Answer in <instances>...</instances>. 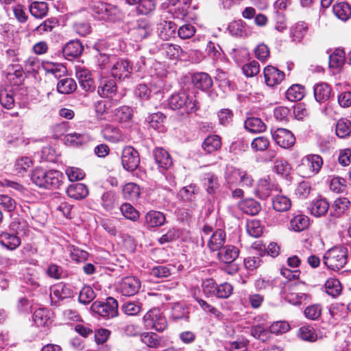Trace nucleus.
Here are the masks:
<instances>
[{
  "label": "nucleus",
  "mask_w": 351,
  "mask_h": 351,
  "mask_svg": "<svg viewBox=\"0 0 351 351\" xmlns=\"http://www.w3.org/2000/svg\"><path fill=\"white\" fill-rule=\"evenodd\" d=\"M62 173L58 171H46L36 168L31 174L32 181L40 188L55 189L62 184Z\"/></svg>",
  "instance_id": "nucleus-1"
},
{
  "label": "nucleus",
  "mask_w": 351,
  "mask_h": 351,
  "mask_svg": "<svg viewBox=\"0 0 351 351\" xmlns=\"http://www.w3.org/2000/svg\"><path fill=\"white\" fill-rule=\"evenodd\" d=\"M168 104L171 109L181 110L187 114L195 112L199 108L195 97L186 92L172 94L168 99Z\"/></svg>",
  "instance_id": "nucleus-2"
},
{
  "label": "nucleus",
  "mask_w": 351,
  "mask_h": 351,
  "mask_svg": "<svg viewBox=\"0 0 351 351\" xmlns=\"http://www.w3.org/2000/svg\"><path fill=\"white\" fill-rule=\"evenodd\" d=\"M348 250L343 246L334 247L324 255V265L331 270L339 271L347 263Z\"/></svg>",
  "instance_id": "nucleus-3"
},
{
  "label": "nucleus",
  "mask_w": 351,
  "mask_h": 351,
  "mask_svg": "<svg viewBox=\"0 0 351 351\" xmlns=\"http://www.w3.org/2000/svg\"><path fill=\"white\" fill-rule=\"evenodd\" d=\"M92 10L95 17L100 20L115 21L120 16L117 7L101 1L95 2L92 5Z\"/></svg>",
  "instance_id": "nucleus-4"
},
{
  "label": "nucleus",
  "mask_w": 351,
  "mask_h": 351,
  "mask_svg": "<svg viewBox=\"0 0 351 351\" xmlns=\"http://www.w3.org/2000/svg\"><path fill=\"white\" fill-rule=\"evenodd\" d=\"M90 310L99 316L107 319L112 318L118 315V302L114 298L109 297L106 302H94Z\"/></svg>",
  "instance_id": "nucleus-5"
},
{
  "label": "nucleus",
  "mask_w": 351,
  "mask_h": 351,
  "mask_svg": "<svg viewBox=\"0 0 351 351\" xmlns=\"http://www.w3.org/2000/svg\"><path fill=\"white\" fill-rule=\"evenodd\" d=\"M145 327L147 329H154L162 332L167 328V321L165 316L158 308L149 310L143 317Z\"/></svg>",
  "instance_id": "nucleus-6"
},
{
  "label": "nucleus",
  "mask_w": 351,
  "mask_h": 351,
  "mask_svg": "<svg viewBox=\"0 0 351 351\" xmlns=\"http://www.w3.org/2000/svg\"><path fill=\"white\" fill-rule=\"evenodd\" d=\"M202 232L205 236L210 234L208 241V247L210 251H219L223 247L226 239V234L223 230L219 228L214 231L212 226L204 225Z\"/></svg>",
  "instance_id": "nucleus-7"
},
{
  "label": "nucleus",
  "mask_w": 351,
  "mask_h": 351,
  "mask_svg": "<svg viewBox=\"0 0 351 351\" xmlns=\"http://www.w3.org/2000/svg\"><path fill=\"white\" fill-rule=\"evenodd\" d=\"M323 165L322 158L317 154H310L302 159L300 170L304 177H312L317 174Z\"/></svg>",
  "instance_id": "nucleus-8"
},
{
  "label": "nucleus",
  "mask_w": 351,
  "mask_h": 351,
  "mask_svg": "<svg viewBox=\"0 0 351 351\" xmlns=\"http://www.w3.org/2000/svg\"><path fill=\"white\" fill-rule=\"evenodd\" d=\"M121 163L125 170H135L140 164V156L137 150L131 146L125 147L122 151Z\"/></svg>",
  "instance_id": "nucleus-9"
},
{
  "label": "nucleus",
  "mask_w": 351,
  "mask_h": 351,
  "mask_svg": "<svg viewBox=\"0 0 351 351\" xmlns=\"http://www.w3.org/2000/svg\"><path fill=\"white\" fill-rule=\"evenodd\" d=\"M141 287V282L135 276H126L121 279L118 285V291L124 296H133Z\"/></svg>",
  "instance_id": "nucleus-10"
},
{
  "label": "nucleus",
  "mask_w": 351,
  "mask_h": 351,
  "mask_svg": "<svg viewBox=\"0 0 351 351\" xmlns=\"http://www.w3.org/2000/svg\"><path fill=\"white\" fill-rule=\"evenodd\" d=\"M151 32V23L146 19H138L134 26L130 29V34L136 42L147 38L150 35Z\"/></svg>",
  "instance_id": "nucleus-11"
},
{
  "label": "nucleus",
  "mask_w": 351,
  "mask_h": 351,
  "mask_svg": "<svg viewBox=\"0 0 351 351\" xmlns=\"http://www.w3.org/2000/svg\"><path fill=\"white\" fill-rule=\"evenodd\" d=\"M273 138L279 146L285 149L291 147L295 143L293 134L285 128H278L273 134Z\"/></svg>",
  "instance_id": "nucleus-12"
},
{
  "label": "nucleus",
  "mask_w": 351,
  "mask_h": 351,
  "mask_svg": "<svg viewBox=\"0 0 351 351\" xmlns=\"http://www.w3.org/2000/svg\"><path fill=\"white\" fill-rule=\"evenodd\" d=\"M280 191L278 184L271 181L269 176L260 179L258 181L256 193L259 198L265 199L269 197L272 192Z\"/></svg>",
  "instance_id": "nucleus-13"
},
{
  "label": "nucleus",
  "mask_w": 351,
  "mask_h": 351,
  "mask_svg": "<svg viewBox=\"0 0 351 351\" xmlns=\"http://www.w3.org/2000/svg\"><path fill=\"white\" fill-rule=\"evenodd\" d=\"M132 71L130 62L127 60L120 59L112 67V75L119 80H124L130 77Z\"/></svg>",
  "instance_id": "nucleus-14"
},
{
  "label": "nucleus",
  "mask_w": 351,
  "mask_h": 351,
  "mask_svg": "<svg viewBox=\"0 0 351 351\" xmlns=\"http://www.w3.org/2000/svg\"><path fill=\"white\" fill-rule=\"evenodd\" d=\"M117 86L112 79L103 78L101 80L97 88V93L101 97L112 99L116 95Z\"/></svg>",
  "instance_id": "nucleus-15"
},
{
  "label": "nucleus",
  "mask_w": 351,
  "mask_h": 351,
  "mask_svg": "<svg viewBox=\"0 0 351 351\" xmlns=\"http://www.w3.org/2000/svg\"><path fill=\"white\" fill-rule=\"evenodd\" d=\"M101 135L105 140L111 143H119L123 140V136L119 128L112 124H105L101 129Z\"/></svg>",
  "instance_id": "nucleus-16"
},
{
  "label": "nucleus",
  "mask_w": 351,
  "mask_h": 351,
  "mask_svg": "<svg viewBox=\"0 0 351 351\" xmlns=\"http://www.w3.org/2000/svg\"><path fill=\"white\" fill-rule=\"evenodd\" d=\"M265 83L267 86H274L280 84L285 78V74L277 68L267 66L263 71Z\"/></svg>",
  "instance_id": "nucleus-17"
},
{
  "label": "nucleus",
  "mask_w": 351,
  "mask_h": 351,
  "mask_svg": "<svg viewBox=\"0 0 351 351\" xmlns=\"http://www.w3.org/2000/svg\"><path fill=\"white\" fill-rule=\"evenodd\" d=\"M73 292L71 287L60 283L53 286L51 291V300L53 302V300L57 299L58 300H62L64 299L69 298L73 297Z\"/></svg>",
  "instance_id": "nucleus-18"
},
{
  "label": "nucleus",
  "mask_w": 351,
  "mask_h": 351,
  "mask_svg": "<svg viewBox=\"0 0 351 351\" xmlns=\"http://www.w3.org/2000/svg\"><path fill=\"white\" fill-rule=\"evenodd\" d=\"M313 92L315 100L319 103H324L330 99L332 88L327 83L320 82L315 84Z\"/></svg>",
  "instance_id": "nucleus-19"
},
{
  "label": "nucleus",
  "mask_w": 351,
  "mask_h": 351,
  "mask_svg": "<svg viewBox=\"0 0 351 351\" xmlns=\"http://www.w3.org/2000/svg\"><path fill=\"white\" fill-rule=\"evenodd\" d=\"M154 156L156 162L162 169H168L173 165L170 154L162 147H157L154 150Z\"/></svg>",
  "instance_id": "nucleus-20"
},
{
  "label": "nucleus",
  "mask_w": 351,
  "mask_h": 351,
  "mask_svg": "<svg viewBox=\"0 0 351 351\" xmlns=\"http://www.w3.org/2000/svg\"><path fill=\"white\" fill-rule=\"evenodd\" d=\"M83 49V46L79 40H71L63 47L62 53L67 60H71L80 56Z\"/></svg>",
  "instance_id": "nucleus-21"
},
{
  "label": "nucleus",
  "mask_w": 351,
  "mask_h": 351,
  "mask_svg": "<svg viewBox=\"0 0 351 351\" xmlns=\"http://www.w3.org/2000/svg\"><path fill=\"white\" fill-rule=\"evenodd\" d=\"M192 82L198 89L202 90H208L213 86V80L206 73H196L192 76Z\"/></svg>",
  "instance_id": "nucleus-22"
},
{
  "label": "nucleus",
  "mask_w": 351,
  "mask_h": 351,
  "mask_svg": "<svg viewBox=\"0 0 351 351\" xmlns=\"http://www.w3.org/2000/svg\"><path fill=\"white\" fill-rule=\"evenodd\" d=\"M132 116V109L125 106L117 108L114 112L115 120L125 128L131 126Z\"/></svg>",
  "instance_id": "nucleus-23"
},
{
  "label": "nucleus",
  "mask_w": 351,
  "mask_h": 351,
  "mask_svg": "<svg viewBox=\"0 0 351 351\" xmlns=\"http://www.w3.org/2000/svg\"><path fill=\"white\" fill-rule=\"evenodd\" d=\"M158 50L161 54L172 60L178 58L183 53V50L179 45L169 43H162Z\"/></svg>",
  "instance_id": "nucleus-24"
},
{
  "label": "nucleus",
  "mask_w": 351,
  "mask_h": 351,
  "mask_svg": "<svg viewBox=\"0 0 351 351\" xmlns=\"http://www.w3.org/2000/svg\"><path fill=\"white\" fill-rule=\"evenodd\" d=\"M239 250L238 248L233 245H226L219 250L218 258L225 263H230L239 256Z\"/></svg>",
  "instance_id": "nucleus-25"
},
{
  "label": "nucleus",
  "mask_w": 351,
  "mask_h": 351,
  "mask_svg": "<svg viewBox=\"0 0 351 351\" xmlns=\"http://www.w3.org/2000/svg\"><path fill=\"white\" fill-rule=\"evenodd\" d=\"M67 195L75 199H82L88 195L87 186L82 183L71 184L66 189Z\"/></svg>",
  "instance_id": "nucleus-26"
},
{
  "label": "nucleus",
  "mask_w": 351,
  "mask_h": 351,
  "mask_svg": "<svg viewBox=\"0 0 351 351\" xmlns=\"http://www.w3.org/2000/svg\"><path fill=\"white\" fill-rule=\"evenodd\" d=\"M21 243V239L15 234L6 232L0 234V244L8 250H15Z\"/></svg>",
  "instance_id": "nucleus-27"
},
{
  "label": "nucleus",
  "mask_w": 351,
  "mask_h": 351,
  "mask_svg": "<svg viewBox=\"0 0 351 351\" xmlns=\"http://www.w3.org/2000/svg\"><path fill=\"white\" fill-rule=\"evenodd\" d=\"M165 215L156 210H151L145 215V224L148 228H155L163 225L165 222Z\"/></svg>",
  "instance_id": "nucleus-28"
},
{
  "label": "nucleus",
  "mask_w": 351,
  "mask_h": 351,
  "mask_svg": "<svg viewBox=\"0 0 351 351\" xmlns=\"http://www.w3.org/2000/svg\"><path fill=\"white\" fill-rule=\"evenodd\" d=\"M177 30V25L172 21H164L161 23L159 27V36L164 40H168L175 36Z\"/></svg>",
  "instance_id": "nucleus-29"
},
{
  "label": "nucleus",
  "mask_w": 351,
  "mask_h": 351,
  "mask_svg": "<svg viewBox=\"0 0 351 351\" xmlns=\"http://www.w3.org/2000/svg\"><path fill=\"white\" fill-rule=\"evenodd\" d=\"M245 129L252 133H261L266 130L265 124L259 118L250 117L244 123Z\"/></svg>",
  "instance_id": "nucleus-30"
},
{
  "label": "nucleus",
  "mask_w": 351,
  "mask_h": 351,
  "mask_svg": "<svg viewBox=\"0 0 351 351\" xmlns=\"http://www.w3.org/2000/svg\"><path fill=\"white\" fill-rule=\"evenodd\" d=\"M328 208V202L324 199H319L313 201L309 209L311 215L318 217L324 215Z\"/></svg>",
  "instance_id": "nucleus-31"
},
{
  "label": "nucleus",
  "mask_w": 351,
  "mask_h": 351,
  "mask_svg": "<svg viewBox=\"0 0 351 351\" xmlns=\"http://www.w3.org/2000/svg\"><path fill=\"white\" fill-rule=\"evenodd\" d=\"M272 205L276 211L285 212L291 208V202L285 195H276L272 198Z\"/></svg>",
  "instance_id": "nucleus-32"
},
{
  "label": "nucleus",
  "mask_w": 351,
  "mask_h": 351,
  "mask_svg": "<svg viewBox=\"0 0 351 351\" xmlns=\"http://www.w3.org/2000/svg\"><path fill=\"white\" fill-rule=\"evenodd\" d=\"M165 119L166 117L162 113L156 112L150 114L147 121L152 128L160 132H163L165 130L164 124Z\"/></svg>",
  "instance_id": "nucleus-33"
},
{
  "label": "nucleus",
  "mask_w": 351,
  "mask_h": 351,
  "mask_svg": "<svg viewBox=\"0 0 351 351\" xmlns=\"http://www.w3.org/2000/svg\"><path fill=\"white\" fill-rule=\"evenodd\" d=\"M305 95V88L300 84H293L286 92V97L290 101H300Z\"/></svg>",
  "instance_id": "nucleus-34"
},
{
  "label": "nucleus",
  "mask_w": 351,
  "mask_h": 351,
  "mask_svg": "<svg viewBox=\"0 0 351 351\" xmlns=\"http://www.w3.org/2000/svg\"><path fill=\"white\" fill-rule=\"evenodd\" d=\"M64 140L69 145L79 146L87 143L89 137L86 134L73 132L65 135Z\"/></svg>",
  "instance_id": "nucleus-35"
},
{
  "label": "nucleus",
  "mask_w": 351,
  "mask_h": 351,
  "mask_svg": "<svg viewBox=\"0 0 351 351\" xmlns=\"http://www.w3.org/2000/svg\"><path fill=\"white\" fill-rule=\"evenodd\" d=\"M332 12L338 19L343 21H347L351 16L350 7L345 2L335 4Z\"/></svg>",
  "instance_id": "nucleus-36"
},
{
  "label": "nucleus",
  "mask_w": 351,
  "mask_h": 351,
  "mask_svg": "<svg viewBox=\"0 0 351 351\" xmlns=\"http://www.w3.org/2000/svg\"><path fill=\"white\" fill-rule=\"evenodd\" d=\"M77 88V84L72 78H63L57 84V90L61 94H70Z\"/></svg>",
  "instance_id": "nucleus-37"
},
{
  "label": "nucleus",
  "mask_w": 351,
  "mask_h": 351,
  "mask_svg": "<svg viewBox=\"0 0 351 351\" xmlns=\"http://www.w3.org/2000/svg\"><path fill=\"white\" fill-rule=\"evenodd\" d=\"M221 138L217 135L206 137L203 142L202 147L207 153H212L221 147Z\"/></svg>",
  "instance_id": "nucleus-38"
},
{
  "label": "nucleus",
  "mask_w": 351,
  "mask_h": 351,
  "mask_svg": "<svg viewBox=\"0 0 351 351\" xmlns=\"http://www.w3.org/2000/svg\"><path fill=\"white\" fill-rule=\"evenodd\" d=\"M123 194L125 199L136 201L138 199L141 194L140 188L133 182L128 183L123 189Z\"/></svg>",
  "instance_id": "nucleus-39"
},
{
  "label": "nucleus",
  "mask_w": 351,
  "mask_h": 351,
  "mask_svg": "<svg viewBox=\"0 0 351 351\" xmlns=\"http://www.w3.org/2000/svg\"><path fill=\"white\" fill-rule=\"evenodd\" d=\"M309 219L302 215L295 216L290 221L291 228L295 232H301L308 228Z\"/></svg>",
  "instance_id": "nucleus-40"
},
{
  "label": "nucleus",
  "mask_w": 351,
  "mask_h": 351,
  "mask_svg": "<svg viewBox=\"0 0 351 351\" xmlns=\"http://www.w3.org/2000/svg\"><path fill=\"white\" fill-rule=\"evenodd\" d=\"M307 25L303 21L297 23L291 29V36L293 41L300 43L307 31Z\"/></svg>",
  "instance_id": "nucleus-41"
},
{
  "label": "nucleus",
  "mask_w": 351,
  "mask_h": 351,
  "mask_svg": "<svg viewBox=\"0 0 351 351\" xmlns=\"http://www.w3.org/2000/svg\"><path fill=\"white\" fill-rule=\"evenodd\" d=\"M351 133V123L346 119H339L336 124V134L341 138L348 136Z\"/></svg>",
  "instance_id": "nucleus-42"
},
{
  "label": "nucleus",
  "mask_w": 351,
  "mask_h": 351,
  "mask_svg": "<svg viewBox=\"0 0 351 351\" xmlns=\"http://www.w3.org/2000/svg\"><path fill=\"white\" fill-rule=\"evenodd\" d=\"M326 292L333 298L338 296L342 290L341 285L337 278H330L325 283Z\"/></svg>",
  "instance_id": "nucleus-43"
},
{
  "label": "nucleus",
  "mask_w": 351,
  "mask_h": 351,
  "mask_svg": "<svg viewBox=\"0 0 351 351\" xmlns=\"http://www.w3.org/2000/svg\"><path fill=\"white\" fill-rule=\"evenodd\" d=\"M346 53L342 49H337L329 57V64L331 67H341L345 62Z\"/></svg>",
  "instance_id": "nucleus-44"
},
{
  "label": "nucleus",
  "mask_w": 351,
  "mask_h": 351,
  "mask_svg": "<svg viewBox=\"0 0 351 351\" xmlns=\"http://www.w3.org/2000/svg\"><path fill=\"white\" fill-rule=\"evenodd\" d=\"M47 10V4L45 2L35 1L29 5V12L36 18H43L46 15Z\"/></svg>",
  "instance_id": "nucleus-45"
},
{
  "label": "nucleus",
  "mask_w": 351,
  "mask_h": 351,
  "mask_svg": "<svg viewBox=\"0 0 351 351\" xmlns=\"http://www.w3.org/2000/svg\"><path fill=\"white\" fill-rule=\"evenodd\" d=\"M298 336L304 341L314 342L317 339V335L313 327L304 326L299 329Z\"/></svg>",
  "instance_id": "nucleus-46"
},
{
  "label": "nucleus",
  "mask_w": 351,
  "mask_h": 351,
  "mask_svg": "<svg viewBox=\"0 0 351 351\" xmlns=\"http://www.w3.org/2000/svg\"><path fill=\"white\" fill-rule=\"evenodd\" d=\"M291 167V165L284 159H277L275 160L273 170L277 174L287 177L289 175Z\"/></svg>",
  "instance_id": "nucleus-47"
},
{
  "label": "nucleus",
  "mask_w": 351,
  "mask_h": 351,
  "mask_svg": "<svg viewBox=\"0 0 351 351\" xmlns=\"http://www.w3.org/2000/svg\"><path fill=\"white\" fill-rule=\"evenodd\" d=\"M33 165L32 159L27 156L19 158L14 165V171L17 174L23 175Z\"/></svg>",
  "instance_id": "nucleus-48"
},
{
  "label": "nucleus",
  "mask_w": 351,
  "mask_h": 351,
  "mask_svg": "<svg viewBox=\"0 0 351 351\" xmlns=\"http://www.w3.org/2000/svg\"><path fill=\"white\" fill-rule=\"evenodd\" d=\"M263 229L261 222L258 220L247 221L246 223V231L251 237H259L263 234Z\"/></svg>",
  "instance_id": "nucleus-49"
},
{
  "label": "nucleus",
  "mask_w": 351,
  "mask_h": 351,
  "mask_svg": "<svg viewBox=\"0 0 351 351\" xmlns=\"http://www.w3.org/2000/svg\"><path fill=\"white\" fill-rule=\"evenodd\" d=\"M122 311L130 316L138 315L142 310V304L138 302H126L121 306Z\"/></svg>",
  "instance_id": "nucleus-50"
},
{
  "label": "nucleus",
  "mask_w": 351,
  "mask_h": 351,
  "mask_svg": "<svg viewBox=\"0 0 351 351\" xmlns=\"http://www.w3.org/2000/svg\"><path fill=\"white\" fill-rule=\"evenodd\" d=\"M260 210V204L254 199L243 201V213L249 215H255L259 213Z\"/></svg>",
  "instance_id": "nucleus-51"
},
{
  "label": "nucleus",
  "mask_w": 351,
  "mask_h": 351,
  "mask_svg": "<svg viewBox=\"0 0 351 351\" xmlns=\"http://www.w3.org/2000/svg\"><path fill=\"white\" fill-rule=\"evenodd\" d=\"M189 311L182 304L177 303L171 308V317L175 320L189 319Z\"/></svg>",
  "instance_id": "nucleus-52"
},
{
  "label": "nucleus",
  "mask_w": 351,
  "mask_h": 351,
  "mask_svg": "<svg viewBox=\"0 0 351 351\" xmlns=\"http://www.w3.org/2000/svg\"><path fill=\"white\" fill-rule=\"evenodd\" d=\"M95 296L94 290L89 286H85L81 289L78 300L80 303L86 304L91 302Z\"/></svg>",
  "instance_id": "nucleus-53"
},
{
  "label": "nucleus",
  "mask_w": 351,
  "mask_h": 351,
  "mask_svg": "<svg viewBox=\"0 0 351 351\" xmlns=\"http://www.w3.org/2000/svg\"><path fill=\"white\" fill-rule=\"evenodd\" d=\"M43 66L47 73H52L56 77H60L66 72V68L62 64L46 62Z\"/></svg>",
  "instance_id": "nucleus-54"
},
{
  "label": "nucleus",
  "mask_w": 351,
  "mask_h": 351,
  "mask_svg": "<svg viewBox=\"0 0 351 351\" xmlns=\"http://www.w3.org/2000/svg\"><path fill=\"white\" fill-rule=\"evenodd\" d=\"M123 215L130 220L136 221L139 218L138 212L130 204L125 203L120 206Z\"/></svg>",
  "instance_id": "nucleus-55"
},
{
  "label": "nucleus",
  "mask_w": 351,
  "mask_h": 351,
  "mask_svg": "<svg viewBox=\"0 0 351 351\" xmlns=\"http://www.w3.org/2000/svg\"><path fill=\"white\" fill-rule=\"evenodd\" d=\"M48 312L44 308H38L34 312L33 319L38 326H45L49 321Z\"/></svg>",
  "instance_id": "nucleus-56"
},
{
  "label": "nucleus",
  "mask_w": 351,
  "mask_h": 351,
  "mask_svg": "<svg viewBox=\"0 0 351 351\" xmlns=\"http://www.w3.org/2000/svg\"><path fill=\"white\" fill-rule=\"evenodd\" d=\"M0 103L5 108L12 109L14 106L13 94L7 90H1L0 91Z\"/></svg>",
  "instance_id": "nucleus-57"
},
{
  "label": "nucleus",
  "mask_w": 351,
  "mask_h": 351,
  "mask_svg": "<svg viewBox=\"0 0 351 351\" xmlns=\"http://www.w3.org/2000/svg\"><path fill=\"white\" fill-rule=\"evenodd\" d=\"M269 145V141L265 136L255 138L251 143V147L255 152L266 150Z\"/></svg>",
  "instance_id": "nucleus-58"
},
{
  "label": "nucleus",
  "mask_w": 351,
  "mask_h": 351,
  "mask_svg": "<svg viewBox=\"0 0 351 351\" xmlns=\"http://www.w3.org/2000/svg\"><path fill=\"white\" fill-rule=\"evenodd\" d=\"M101 204L106 210H111L115 204L114 193L112 191H107L104 193L101 197Z\"/></svg>",
  "instance_id": "nucleus-59"
},
{
  "label": "nucleus",
  "mask_w": 351,
  "mask_h": 351,
  "mask_svg": "<svg viewBox=\"0 0 351 351\" xmlns=\"http://www.w3.org/2000/svg\"><path fill=\"white\" fill-rule=\"evenodd\" d=\"M260 71V65L256 60H252L243 66V73L246 77H254Z\"/></svg>",
  "instance_id": "nucleus-60"
},
{
  "label": "nucleus",
  "mask_w": 351,
  "mask_h": 351,
  "mask_svg": "<svg viewBox=\"0 0 351 351\" xmlns=\"http://www.w3.org/2000/svg\"><path fill=\"white\" fill-rule=\"evenodd\" d=\"M311 191V184L308 182H302L297 186L295 195L301 199H306Z\"/></svg>",
  "instance_id": "nucleus-61"
},
{
  "label": "nucleus",
  "mask_w": 351,
  "mask_h": 351,
  "mask_svg": "<svg viewBox=\"0 0 351 351\" xmlns=\"http://www.w3.org/2000/svg\"><path fill=\"white\" fill-rule=\"evenodd\" d=\"M66 174L71 182L81 180L85 177V173L82 169L74 167L67 168Z\"/></svg>",
  "instance_id": "nucleus-62"
},
{
  "label": "nucleus",
  "mask_w": 351,
  "mask_h": 351,
  "mask_svg": "<svg viewBox=\"0 0 351 351\" xmlns=\"http://www.w3.org/2000/svg\"><path fill=\"white\" fill-rule=\"evenodd\" d=\"M322 314V308L319 304H313L307 306L304 310L306 318L311 320L317 319Z\"/></svg>",
  "instance_id": "nucleus-63"
},
{
  "label": "nucleus",
  "mask_w": 351,
  "mask_h": 351,
  "mask_svg": "<svg viewBox=\"0 0 351 351\" xmlns=\"http://www.w3.org/2000/svg\"><path fill=\"white\" fill-rule=\"evenodd\" d=\"M58 25V20L56 18H51L43 21L38 25L36 31L39 34L51 32Z\"/></svg>",
  "instance_id": "nucleus-64"
}]
</instances>
